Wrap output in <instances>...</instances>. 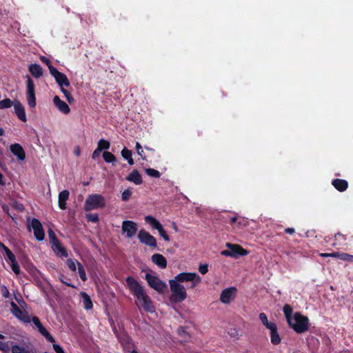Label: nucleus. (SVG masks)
<instances>
[{
    "label": "nucleus",
    "mask_w": 353,
    "mask_h": 353,
    "mask_svg": "<svg viewBox=\"0 0 353 353\" xmlns=\"http://www.w3.org/2000/svg\"><path fill=\"white\" fill-rule=\"evenodd\" d=\"M246 221L243 217H239V220L236 222V224L239 227H241V225H245Z\"/></svg>",
    "instance_id": "obj_57"
},
{
    "label": "nucleus",
    "mask_w": 353,
    "mask_h": 353,
    "mask_svg": "<svg viewBox=\"0 0 353 353\" xmlns=\"http://www.w3.org/2000/svg\"><path fill=\"white\" fill-rule=\"evenodd\" d=\"M283 312L284 313L288 324H290L291 321L293 320L294 315L292 307L289 304H285L283 307Z\"/></svg>",
    "instance_id": "obj_28"
},
{
    "label": "nucleus",
    "mask_w": 353,
    "mask_h": 353,
    "mask_svg": "<svg viewBox=\"0 0 353 353\" xmlns=\"http://www.w3.org/2000/svg\"><path fill=\"white\" fill-rule=\"evenodd\" d=\"M145 221L150 224L152 226V228L157 230L162 226V225L160 223L159 221H157L154 217L150 215L145 216Z\"/></svg>",
    "instance_id": "obj_30"
},
{
    "label": "nucleus",
    "mask_w": 353,
    "mask_h": 353,
    "mask_svg": "<svg viewBox=\"0 0 353 353\" xmlns=\"http://www.w3.org/2000/svg\"><path fill=\"white\" fill-rule=\"evenodd\" d=\"M12 105V101L10 99H4L3 100L0 101V110L10 108Z\"/></svg>",
    "instance_id": "obj_40"
},
{
    "label": "nucleus",
    "mask_w": 353,
    "mask_h": 353,
    "mask_svg": "<svg viewBox=\"0 0 353 353\" xmlns=\"http://www.w3.org/2000/svg\"><path fill=\"white\" fill-rule=\"evenodd\" d=\"M80 296L82 298L83 307L86 310L92 309L93 303H92L90 296L85 292H81Z\"/></svg>",
    "instance_id": "obj_27"
},
{
    "label": "nucleus",
    "mask_w": 353,
    "mask_h": 353,
    "mask_svg": "<svg viewBox=\"0 0 353 353\" xmlns=\"http://www.w3.org/2000/svg\"><path fill=\"white\" fill-rule=\"evenodd\" d=\"M309 319L307 316L303 315L296 312L293 315V320L288 325L292 328L295 332L302 334L307 332L309 329Z\"/></svg>",
    "instance_id": "obj_1"
},
{
    "label": "nucleus",
    "mask_w": 353,
    "mask_h": 353,
    "mask_svg": "<svg viewBox=\"0 0 353 353\" xmlns=\"http://www.w3.org/2000/svg\"><path fill=\"white\" fill-rule=\"evenodd\" d=\"M171 296L170 301L172 303H176L183 301L187 297L186 290L183 285L177 283L176 281H169Z\"/></svg>",
    "instance_id": "obj_3"
},
{
    "label": "nucleus",
    "mask_w": 353,
    "mask_h": 353,
    "mask_svg": "<svg viewBox=\"0 0 353 353\" xmlns=\"http://www.w3.org/2000/svg\"><path fill=\"white\" fill-rule=\"evenodd\" d=\"M139 241L150 248H156L157 247L156 239L144 229L139 230L138 233Z\"/></svg>",
    "instance_id": "obj_10"
},
{
    "label": "nucleus",
    "mask_w": 353,
    "mask_h": 353,
    "mask_svg": "<svg viewBox=\"0 0 353 353\" xmlns=\"http://www.w3.org/2000/svg\"><path fill=\"white\" fill-rule=\"evenodd\" d=\"M320 256L322 257H330V253H321Z\"/></svg>",
    "instance_id": "obj_64"
},
{
    "label": "nucleus",
    "mask_w": 353,
    "mask_h": 353,
    "mask_svg": "<svg viewBox=\"0 0 353 353\" xmlns=\"http://www.w3.org/2000/svg\"><path fill=\"white\" fill-rule=\"evenodd\" d=\"M48 233L50 243L51 244V246L60 242L59 241L58 238L57 237L56 234L52 229H49L48 231Z\"/></svg>",
    "instance_id": "obj_35"
},
{
    "label": "nucleus",
    "mask_w": 353,
    "mask_h": 353,
    "mask_svg": "<svg viewBox=\"0 0 353 353\" xmlns=\"http://www.w3.org/2000/svg\"><path fill=\"white\" fill-rule=\"evenodd\" d=\"M158 232L160 234V236L166 241H170V237L168 234H167L166 231L163 229V226H161Z\"/></svg>",
    "instance_id": "obj_45"
},
{
    "label": "nucleus",
    "mask_w": 353,
    "mask_h": 353,
    "mask_svg": "<svg viewBox=\"0 0 353 353\" xmlns=\"http://www.w3.org/2000/svg\"><path fill=\"white\" fill-rule=\"evenodd\" d=\"M69 196H70V192L67 190H64L59 192L58 203H59V207L60 209H61V210L66 209V201L68 199Z\"/></svg>",
    "instance_id": "obj_23"
},
{
    "label": "nucleus",
    "mask_w": 353,
    "mask_h": 353,
    "mask_svg": "<svg viewBox=\"0 0 353 353\" xmlns=\"http://www.w3.org/2000/svg\"><path fill=\"white\" fill-rule=\"evenodd\" d=\"M31 228L32 229L34 236L37 241H41L44 239L45 231L41 221L38 219L33 218L30 224L28 225V229L29 231L31 230Z\"/></svg>",
    "instance_id": "obj_7"
},
{
    "label": "nucleus",
    "mask_w": 353,
    "mask_h": 353,
    "mask_svg": "<svg viewBox=\"0 0 353 353\" xmlns=\"http://www.w3.org/2000/svg\"><path fill=\"white\" fill-rule=\"evenodd\" d=\"M10 150L19 161H23L26 159L25 150L19 143L12 144Z\"/></svg>",
    "instance_id": "obj_17"
},
{
    "label": "nucleus",
    "mask_w": 353,
    "mask_h": 353,
    "mask_svg": "<svg viewBox=\"0 0 353 353\" xmlns=\"http://www.w3.org/2000/svg\"><path fill=\"white\" fill-rule=\"evenodd\" d=\"M106 205L105 197L99 194H91L88 196L85 201L83 209L86 212L93 210L101 209Z\"/></svg>",
    "instance_id": "obj_2"
},
{
    "label": "nucleus",
    "mask_w": 353,
    "mask_h": 353,
    "mask_svg": "<svg viewBox=\"0 0 353 353\" xmlns=\"http://www.w3.org/2000/svg\"><path fill=\"white\" fill-rule=\"evenodd\" d=\"M137 299L141 301V305L144 310L148 312H153L154 311V307L152 304V302L150 296L146 293H144L142 296H140L139 298H137Z\"/></svg>",
    "instance_id": "obj_16"
},
{
    "label": "nucleus",
    "mask_w": 353,
    "mask_h": 353,
    "mask_svg": "<svg viewBox=\"0 0 353 353\" xmlns=\"http://www.w3.org/2000/svg\"><path fill=\"white\" fill-rule=\"evenodd\" d=\"M268 330H270L271 343L274 345H277L280 344L281 341V339L278 332V327H277L276 324L275 323L272 327H270Z\"/></svg>",
    "instance_id": "obj_21"
},
{
    "label": "nucleus",
    "mask_w": 353,
    "mask_h": 353,
    "mask_svg": "<svg viewBox=\"0 0 353 353\" xmlns=\"http://www.w3.org/2000/svg\"><path fill=\"white\" fill-rule=\"evenodd\" d=\"M0 185H5V181H3V176L1 172H0Z\"/></svg>",
    "instance_id": "obj_63"
},
{
    "label": "nucleus",
    "mask_w": 353,
    "mask_h": 353,
    "mask_svg": "<svg viewBox=\"0 0 353 353\" xmlns=\"http://www.w3.org/2000/svg\"><path fill=\"white\" fill-rule=\"evenodd\" d=\"M192 282L191 285H190V288H195L200 282H197L196 281V279H194V281H190Z\"/></svg>",
    "instance_id": "obj_61"
},
{
    "label": "nucleus",
    "mask_w": 353,
    "mask_h": 353,
    "mask_svg": "<svg viewBox=\"0 0 353 353\" xmlns=\"http://www.w3.org/2000/svg\"><path fill=\"white\" fill-rule=\"evenodd\" d=\"M1 291L4 297H9L10 292L6 286H3Z\"/></svg>",
    "instance_id": "obj_58"
},
{
    "label": "nucleus",
    "mask_w": 353,
    "mask_h": 353,
    "mask_svg": "<svg viewBox=\"0 0 353 353\" xmlns=\"http://www.w3.org/2000/svg\"><path fill=\"white\" fill-rule=\"evenodd\" d=\"M138 230L137 224L132 221H123L122 223V231L126 234V237L132 238Z\"/></svg>",
    "instance_id": "obj_15"
},
{
    "label": "nucleus",
    "mask_w": 353,
    "mask_h": 353,
    "mask_svg": "<svg viewBox=\"0 0 353 353\" xmlns=\"http://www.w3.org/2000/svg\"><path fill=\"white\" fill-rule=\"evenodd\" d=\"M196 279L197 282H201V277L194 272H181L174 276V279L170 281H176L177 283H184Z\"/></svg>",
    "instance_id": "obj_13"
},
{
    "label": "nucleus",
    "mask_w": 353,
    "mask_h": 353,
    "mask_svg": "<svg viewBox=\"0 0 353 353\" xmlns=\"http://www.w3.org/2000/svg\"><path fill=\"white\" fill-rule=\"evenodd\" d=\"M148 285L159 293H163L167 288V284L158 276L147 273L145 276Z\"/></svg>",
    "instance_id": "obj_5"
},
{
    "label": "nucleus",
    "mask_w": 353,
    "mask_h": 353,
    "mask_svg": "<svg viewBox=\"0 0 353 353\" xmlns=\"http://www.w3.org/2000/svg\"><path fill=\"white\" fill-rule=\"evenodd\" d=\"M285 232L289 234H293L295 232V230L292 228H287L285 229Z\"/></svg>",
    "instance_id": "obj_59"
},
{
    "label": "nucleus",
    "mask_w": 353,
    "mask_h": 353,
    "mask_svg": "<svg viewBox=\"0 0 353 353\" xmlns=\"http://www.w3.org/2000/svg\"><path fill=\"white\" fill-rule=\"evenodd\" d=\"M132 191L129 189L125 190L121 195L122 200L124 201H127L130 199L132 196Z\"/></svg>",
    "instance_id": "obj_44"
},
{
    "label": "nucleus",
    "mask_w": 353,
    "mask_h": 353,
    "mask_svg": "<svg viewBox=\"0 0 353 353\" xmlns=\"http://www.w3.org/2000/svg\"><path fill=\"white\" fill-rule=\"evenodd\" d=\"M151 260L152 263L161 269H165L167 267V259L161 254H154L151 257Z\"/></svg>",
    "instance_id": "obj_20"
},
{
    "label": "nucleus",
    "mask_w": 353,
    "mask_h": 353,
    "mask_svg": "<svg viewBox=\"0 0 353 353\" xmlns=\"http://www.w3.org/2000/svg\"><path fill=\"white\" fill-rule=\"evenodd\" d=\"M178 334L180 336L188 335V332H186V328L185 327H183V326L179 327V329H178Z\"/></svg>",
    "instance_id": "obj_55"
},
{
    "label": "nucleus",
    "mask_w": 353,
    "mask_h": 353,
    "mask_svg": "<svg viewBox=\"0 0 353 353\" xmlns=\"http://www.w3.org/2000/svg\"><path fill=\"white\" fill-rule=\"evenodd\" d=\"M126 180L133 182L136 185H141L143 183L142 176L137 170H134L127 177Z\"/></svg>",
    "instance_id": "obj_24"
},
{
    "label": "nucleus",
    "mask_w": 353,
    "mask_h": 353,
    "mask_svg": "<svg viewBox=\"0 0 353 353\" xmlns=\"http://www.w3.org/2000/svg\"><path fill=\"white\" fill-rule=\"evenodd\" d=\"M38 331L42 334L48 341L54 343L55 341L53 336L49 333V332L43 327V325L38 328Z\"/></svg>",
    "instance_id": "obj_31"
},
{
    "label": "nucleus",
    "mask_w": 353,
    "mask_h": 353,
    "mask_svg": "<svg viewBox=\"0 0 353 353\" xmlns=\"http://www.w3.org/2000/svg\"><path fill=\"white\" fill-rule=\"evenodd\" d=\"M52 249L56 255L59 257H68V252L66 249L61 245L60 242L52 245Z\"/></svg>",
    "instance_id": "obj_25"
},
{
    "label": "nucleus",
    "mask_w": 353,
    "mask_h": 353,
    "mask_svg": "<svg viewBox=\"0 0 353 353\" xmlns=\"http://www.w3.org/2000/svg\"><path fill=\"white\" fill-rule=\"evenodd\" d=\"M53 349L56 353H65L62 347L58 344H53Z\"/></svg>",
    "instance_id": "obj_51"
},
{
    "label": "nucleus",
    "mask_w": 353,
    "mask_h": 353,
    "mask_svg": "<svg viewBox=\"0 0 353 353\" xmlns=\"http://www.w3.org/2000/svg\"><path fill=\"white\" fill-rule=\"evenodd\" d=\"M67 265L68 267V268L72 271V272H75L76 270H77V263L76 261H74V260H72V259H68L67 260Z\"/></svg>",
    "instance_id": "obj_42"
},
{
    "label": "nucleus",
    "mask_w": 353,
    "mask_h": 353,
    "mask_svg": "<svg viewBox=\"0 0 353 353\" xmlns=\"http://www.w3.org/2000/svg\"><path fill=\"white\" fill-rule=\"evenodd\" d=\"M239 217L237 216H234L230 218V224L233 225L234 223H236L237 221L239 220Z\"/></svg>",
    "instance_id": "obj_60"
},
{
    "label": "nucleus",
    "mask_w": 353,
    "mask_h": 353,
    "mask_svg": "<svg viewBox=\"0 0 353 353\" xmlns=\"http://www.w3.org/2000/svg\"><path fill=\"white\" fill-rule=\"evenodd\" d=\"M131 341H132L131 339H128L127 343L123 346L124 350L125 352H130V353L132 351V350H130L131 345H132Z\"/></svg>",
    "instance_id": "obj_50"
},
{
    "label": "nucleus",
    "mask_w": 353,
    "mask_h": 353,
    "mask_svg": "<svg viewBox=\"0 0 353 353\" xmlns=\"http://www.w3.org/2000/svg\"><path fill=\"white\" fill-rule=\"evenodd\" d=\"M26 97L28 105L30 108L36 106L35 85L34 81L29 75L26 76Z\"/></svg>",
    "instance_id": "obj_6"
},
{
    "label": "nucleus",
    "mask_w": 353,
    "mask_h": 353,
    "mask_svg": "<svg viewBox=\"0 0 353 353\" xmlns=\"http://www.w3.org/2000/svg\"><path fill=\"white\" fill-rule=\"evenodd\" d=\"M53 103L60 112L65 114L70 113V108L68 105L63 101L61 100L58 96L54 97Z\"/></svg>",
    "instance_id": "obj_19"
},
{
    "label": "nucleus",
    "mask_w": 353,
    "mask_h": 353,
    "mask_svg": "<svg viewBox=\"0 0 353 353\" xmlns=\"http://www.w3.org/2000/svg\"><path fill=\"white\" fill-rule=\"evenodd\" d=\"M14 113L21 121H27L24 106L19 101H15L14 103Z\"/></svg>",
    "instance_id": "obj_18"
},
{
    "label": "nucleus",
    "mask_w": 353,
    "mask_h": 353,
    "mask_svg": "<svg viewBox=\"0 0 353 353\" xmlns=\"http://www.w3.org/2000/svg\"><path fill=\"white\" fill-rule=\"evenodd\" d=\"M77 263L78 265V272L79 274V277L83 281H85L87 280V276L85 269L81 263L78 261H77Z\"/></svg>",
    "instance_id": "obj_37"
},
{
    "label": "nucleus",
    "mask_w": 353,
    "mask_h": 353,
    "mask_svg": "<svg viewBox=\"0 0 353 353\" xmlns=\"http://www.w3.org/2000/svg\"><path fill=\"white\" fill-rule=\"evenodd\" d=\"M339 238H341L343 241H345L347 239L346 236L340 232H339L334 234V241H339Z\"/></svg>",
    "instance_id": "obj_52"
},
{
    "label": "nucleus",
    "mask_w": 353,
    "mask_h": 353,
    "mask_svg": "<svg viewBox=\"0 0 353 353\" xmlns=\"http://www.w3.org/2000/svg\"><path fill=\"white\" fill-rule=\"evenodd\" d=\"M342 256H343V261L353 262V255L345 253V254H343V255H342Z\"/></svg>",
    "instance_id": "obj_54"
},
{
    "label": "nucleus",
    "mask_w": 353,
    "mask_h": 353,
    "mask_svg": "<svg viewBox=\"0 0 353 353\" xmlns=\"http://www.w3.org/2000/svg\"><path fill=\"white\" fill-rule=\"evenodd\" d=\"M48 69L50 74L55 79L57 83L61 87V88L70 86V81L67 76L59 72L52 65H48Z\"/></svg>",
    "instance_id": "obj_8"
},
{
    "label": "nucleus",
    "mask_w": 353,
    "mask_h": 353,
    "mask_svg": "<svg viewBox=\"0 0 353 353\" xmlns=\"http://www.w3.org/2000/svg\"><path fill=\"white\" fill-rule=\"evenodd\" d=\"M74 153L75 156L78 157L80 155V148L79 146H77L74 150Z\"/></svg>",
    "instance_id": "obj_62"
},
{
    "label": "nucleus",
    "mask_w": 353,
    "mask_h": 353,
    "mask_svg": "<svg viewBox=\"0 0 353 353\" xmlns=\"http://www.w3.org/2000/svg\"><path fill=\"white\" fill-rule=\"evenodd\" d=\"M343 254L344 253H340V252H331L330 257L338 258V259L343 260V256H342V255H343Z\"/></svg>",
    "instance_id": "obj_53"
},
{
    "label": "nucleus",
    "mask_w": 353,
    "mask_h": 353,
    "mask_svg": "<svg viewBox=\"0 0 353 353\" xmlns=\"http://www.w3.org/2000/svg\"><path fill=\"white\" fill-rule=\"evenodd\" d=\"M332 185L339 192H344L348 188V182L345 179H335L332 180Z\"/></svg>",
    "instance_id": "obj_22"
},
{
    "label": "nucleus",
    "mask_w": 353,
    "mask_h": 353,
    "mask_svg": "<svg viewBox=\"0 0 353 353\" xmlns=\"http://www.w3.org/2000/svg\"><path fill=\"white\" fill-rule=\"evenodd\" d=\"M85 218L88 222L98 223L99 221V215L97 213H88L85 214Z\"/></svg>",
    "instance_id": "obj_38"
},
{
    "label": "nucleus",
    "mask_w": 353,
    "mask_h": 353,
    "mask_svg": "<svg viewBox=\"0 0 353 353\" xmlns=\"http://www.w3.org/2000/svg\"><path fill=\"white\" fill-rule=\"evenodd\" d=\"M110 147V143L108 141L101 139L99 141L97 148L101 150H108Z\"/></svg>",
    "instance_id": "obj_34"
},
{
    "label": "nucleus",
    "mask_w": 353,
    "mask_h": 353,
    "mask_svg": "<svg viewBox=\"0 0 353 353\" xmlns=\"http://www.w3.org/2000/svg\"><path fill=\"white\" fill-rule=\"evenodd\" d=\"M103 157L106 163H114L116 161V157L108 151H104L103 153Z\"/></svg>",
    "instance_id": "obj_33"
},
{
    "label": "nucleus",
    "mask_w": 353,
    "mask_h": 353,
    "mask_svg": "<svg viewBox=\"0 0 353 353\" xmlns=\"http://www.w3.org/2000/svg\"><path fill=\"white\" fill-rule=\"evenodd\" d=\"M135 148H136V151H137V154L141 157V159L143 160H146V157L143 154V150L142 146L139 142L136 143Z\"/></svg>",
    "instance_id": "obj_43"
},
{
    "label": "nucleus",
    "mask_w": 353,
    "mask_h": 353,
    "mask_svg": "<svg viewBox=\"0 0 353 353\" xmlns=\"http://www.w3.org/2000/svg\"><path fill=\"white\" fill-rule=\"evenodd\" d=\"M199 271L201 274H205L208 272V265L207 264H200Z\"/></svg>",
    "instance_id": "obj_46"
},
{
    "label": "nucleus",
    "mask_w": 353,
    "mask_h": 353,
    "mask_svg": "<svg viewBox=\"0 0 353 353\" xmlns=\"http://www.w3.org/2000/svg\"><path fill=\"white\" fill-rule=\"evenodd\" d=\"M11 312L15 317L23 323H29L31 322V319L28 312L26 310H21L13 301L11 302Z\"/></svg>",
    "instance_id": "obj_11"
},
{
    "label": "nucleus",
    "mask_w": 353,
    "mask_h": 353,
    "mask_svg": "<svg viewBox=\"0 0 353 353\" xmlns=\"http://www.w3.org/2000/svg\"><path fill=\"white\" fill-rule=\"evenodd\" d=\"M59 280L63 284L65 285L66 286H68V287H70L72 288H76V286L74 285H73L71 283L68 282L67 281L65 280V276L63 275H61V277H59Z\"/></svg>",
    "instance_id": "obj_47"
},
{
    "label": "nucleus",
    "mask_w": 353,
    "mask_h": 353,
    "mask_svg": "<svg viewBox=\"0 0 353 353\" xmlns=\"http://www.w3.org/2000/svg\"><path fill=\"white\" fill-rule=\"evenodd\" d=\"M31 321L37 327V329L42 325V323L40 321V319L37 316H33L31 319Z\"/></svg>",
    "instance_id": "obj_48"
},
{
    "label": "nucleus",
    "mask_w": 353,
    "mask_h": 353,
    "mask_svg": "<svg viewBox=\"0 0 353 353\" xmlns=\"http://www.w3.org/2000/svg\"><path fill=\"white\" fill-rule=\"evenodd\" d=\"M61 91L62 92V93L64 94V96L65 97L68 102L69 103H72L74 102V98L72 96V94L70 93V92H68L66 89H65L64 88H61Z\"/></svg>",
    "instance_id": "obj_41"
},
{
    "label": "nucleus",
    "mask_w": 353,
    "mask_h": 353,
    "mask_svg": "<svg viewBox=\"0 0 353 353\" xmlns=\"http://www.w3.org/2000/svg\"><path fill=\"white\" fill-rule=\"evenodd\" d=\"M145 171L146 174L151 177L159 178L161 176L160 172L153 168H147Z\"/></svg>",
    "instance_id": "obj_39"
},
{
    "label": "nucleus",
    "mask_w": 353,
    "mask_h": 353,
    "mask_svg": "<svg viewBox=\"0 0 353 353\" xmlns=\"http://www.w3.org/2000/svg\"><path fill=\"white\" fill-rule=\"evenodd\" d=\"M101 152V151L98 148H97V149H95L92 153V158L93 159H97V157H99Z\"/></svg>",
    "instance_id": "obj_56"
},
{
    "label": "nucleus",
    "mask_w": 353,
    "mask_h": 353,
    "mask_svg": "<svg viewBox=\"0 0 353 353\" xmlns=\"http://www.w3.org/2000/svg\"><path fill=\"white\" fill-rule=\"evenodd\" d=\"M125 282L131 293L137 299L145 293L142 285L132 276H128Z\"/></svg>",
    "instance_id": "obj_9"
},
{
    "label": "nucleus",
    "mask_w": 353,
    "mask_h": 353,
    "mask_svg": "<svg viewBox=\"0 0 353 353\" xmlns=\"http://www.w3.org/2000/svg\"><path fill=\"white\" fill-rule=\"evenodd\" d=\"M0 247L5 251L8 260L10 261V266L12 268V270L16 274H20V267L18 264L16 257L14 254L11 252V250L5 245L2 242L0 241Z\"/></svg>",
    "instance_id": "obj_12"
},
{
    "label": "nucleus",
    "mask_w": 353,
    "mask_h": 353,
    "mask_svg": "<svg viewBox=\"0 0 353 353\" xmlns=\"http://www.w3.org/2000/svg\"><path fill=\"white\" fill-rule=\"evenodd\" d=\"M237 289L234 287H230L224 289L220 294V301L225 304L230 303L236 296Z\"/></svg>",
    "instance_id": "obj_14"
},
{
    "label": "nucleus",
    "mask_w": 353,
    "mask_h": 353,
    "mask_svg": "<svg viewBox=\"0 0 353 353\" xmlns=\"http://www.w3.org/2000/svg\"><path fill=\"white\" fill-rule=\"evenodd\" d=\"M0 350L7 352L9 351V347L7 343L0 341Z\"/></svg>",
    "instance_id": "obj_49"
},
{
    "label": "nucleus",
    "mask_w": 353,
    "mask_h": 353,
    "mask_svg": "<svg viewBox=\"0 0 353 353\" xmlns=\"http://www.w3.org/2000/svg\"><path fill=\"white\" fill-rule=\"evenodd\" d=\"M122 157L126 160L129 165H132L134 164V159H132V152L127 148L124 147L121 152Z\"/></svg>",
    "instance_id": "obj_29"
},
{
    "label": "nucleus",
    "mask_w": 353,
    "mask_h": 353,
    "mask_svg": "<svg viewBox=\"0 0 353 353\" xmlns=\"http://www.w3.org/2000/svg\"><path fill=\"white\" fill-rule=\"evenodd\" d=\"M29 71L35 78H40L43 75V69L41 66L37 63H32L29 65Z\"/></svg>",
    "instance_id": "obj_26"
},
{
    "label": "nucleus",
    "mask_w": 353,
    "mask_h": 353,
    "mask_svg": "<svg viewBox=\"0 0 353 353\" xmlns=\"http://www.w3.org/2000/svg\"><path fill=\"white\" fill-rule=\"evenodd\" d=\"M259 318L260 321H261L262 324L267 329H269L270 327H272L273 325L275 324V323H274V322H270L268 319L266 314L263 312L259 314Z\"/></svg>",
    "instance_id": "obj_32"
},
{
    "label": "nucleus",
    "mask_w": 353,
    "mask_h": 353,
    "mask_svg": "<svg viewBox=\"0 0 353 353\" xmlns=\"http://www.w3.org/2000/svg\"><path fill=\"white\" fill-rule=\"evenodd\" d=\"M227 250H222L221 254L225 256H230L237 259L239 256H246L248 252L243 247L237 244H232L230 243H226Z\"/></svg>",
    "instance_id": "obj_4"
},
{
    "label": "nucleus",
    "mask_w": 353,
    "mask_h": 353,
    "mask_svg": "<svg viewBox=\"0 0 353 353\" xmlns=\"http://www.w3.org/2000/svg\"><path fill=\"white\" fill-rule=\"evenodd\" d=\"M12 353H30V352L24 347L18 345H13L11 347Z\"/></svg>",
    "instance_id": "obj_36"
}]
</instances>
